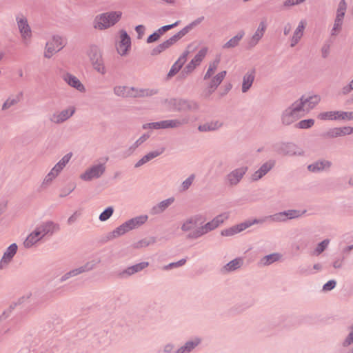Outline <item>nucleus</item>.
Masks as SVG:
<instances>
[{
  "instance_id": "nucleus-1",
  "label": "nucleus",
  "mask_w": 353,
  "mask_h": 353,
  "mask_svg": "<svg viewBox=\"0 0 353 353\" xmlns=\"http://www.w3.org/2000/svg\"><path fill=\"white\" fill-rule=\"evenodd\" d=\"M120 10L110 11L97 15L93 21V27L97 30H105L118 23L122 17Z\"/></svg>"
},
{
  "instance_id": "nucleus-2",
  "label": "nucleus",
  "mask_w": 353,
  "mask_h": 353,
  "mask_svg": "<svg viewBox=\"0 0 353 353\" xmlns=\"http://www.w3.org/2000/svg\"><path fill=\"white\" fill-rule=\"evenodd\" d=\"M55 225L50 222L38 226L25 240L24 246L30 248L49 233H52Z\"/></svg>"
},
{
  "instance_id": "nucleus-3",
  "label": "nucleus",
  "mask_w": 353,
  "mask_h": 353,
  "mask_svg": "<svg viewBox=\"0 0 353 353\" xmlns=\"http://www.w3.org/2000/svg\"><path fill=\"white\" fill-rule=\"evenodd\" d=\"M147 215L137 216L130 220H128V221L121 225L119 227L117 228L112 232V236L114 237H118L119 236H121L125 234L126 232H129L130 230H132L134 228L141 226V225L145 223L147 221Z\"/></svg>"
},
{
  "instance_id": "nucleus-4",
  "label": "nucleus",
  "mask_w": 353,
  "mask_h": 353,
  "mask_svg": "<svg viewBox=\"0 0 353 353\" xmlns=\"http://www.w3.org/2000/svg\"><path fill=\"white\" fill-rule=\"evenodd\" d=\"M66 44L65 39L59 35H53L46 42L44 49V57L50 58L62 50Z\"/></svg>"
},
{
  "instance_id": "nucleus-5",
  "label": "nucleus",
  "mask_w": 353,
  "mask_h": 353,
  "mask_svg": "<svg viewBox=\"0 0 353 353\" xmlns=\"http://www.w3.org/2000/svg\"><path fill=\"white\" fill-rule=\"evenodd\" d=\"M88 55L94 70L101 74H105L106 68L101 50L97 46H92L88 50Z\"/></svg>"
},
{
  "instance_id": "nucleus-6",
  "label": "nucleus",
  "mask_w": 353,
  "mask_h": 353,
  "mask_svg": "<svg viewBox=\"0 0 353 353\" xmlns=\"http://www.w3.org/2000/svg\"><path fill=\"white\" fill-rule=\"evenodd\" d=\"M114 91L117 95L123 97H139L153 94L152 91L148 90H137L134 88L122 85L116 86Z\"/></svg>"
},
{
  "instance_id": "nucleus-7",
  "label": "nucleus",
  "mask_w": 353,
  "mask_h": 353,
  "mask_svg": "<svg viewBox=\"0 0 353 353\" xmlns=\"http://www.w3.org/2000/svg\"><path fill=\"white\" fill-rule=\"evenodd\" d=\"M188 123V119L183 118L181 119L165 120L159 122L147 123L143 125L144 129H165L179 127Z\"/></svg>"
},
{
  "instance_id": "nucleus-8",
  "label": "nucleus",
  "mask_w": 353,
  "mask_h": 353,
  "mask_svg": "<svg viewBox=\"0 0 353 353\" xmlns=\"http://www.w3.org/2000/svg\"><path fill=\"white\" fill-rule=\"evenodd\" d=\"M197 44L196 43H190L183 52V53L179 57L178 60L173 64L170 70L168 72V77H172L175 75L187 60L188 55L195 51L197 48Z\"/></svg>"
},
{
  "instance_id": "nucleus-9",
  "label": "nucleus",
  "mask_w": 353,
  "mask_h": 353,
  "mask_svg": "<svg viewBox=\"0 0 353 353\" xmlns=\"http://www.w3.org/2000/svg\"><path fill=\"white\" fill-rule=\"evenodd\" d=\"M300 105V104H296L295 102L290 108L285 111L282 117V121L284 124H291L304 114L302 108Z\"/></svg>"
},
{
  "instance_id": "nucleus-10",
  "label": "nucleus",
  "mask_w": 353,
  "mask_h": 353,
  "mask_svg": "<svg viewBox=\"0 0 353 353\" xmlns=\"http://www.w3.org/2000/svg\"><path fill=\"white\" fill-rule=\"evenodd\" d=\"M228 213H223L216 216L212 221L206 223L204 226L199 228L196 232L195 236H199L208 232L216 228L225 220L228 219Z\"/></svg>"
},
{
  "instance_id": "nucleus-11",
  "label": "nucleus",
  "mask_w": 353,
  "mask_h": 353,
  "mask_svg": "<svg viewBox=\"0 0 353 353\" xmlns=\"http://www.w3.org/2000/svg\"><path fill=\"white\" fill-rule=\"evenodd\" d=\"M116 48L121 56H125L129 53L131 48V39L125 30L119 31V37L116 44Z\"/></svg>"
},
{
  "instance_id": "nucleus-12",
  "label": "nucleus",
  "mask_w": 353,
  "mask_h": 353,
  "mask_svg": "<svg viewBox=\"0 0 353 353\" xmlns=\"http://www.w3.org/2000/svg\"><path fill=\"white\" fill-rule=\"evenodd\" d=\"M317 118L321 120H351L353 119V112L341 111H330L321 112Z\"/></svg>"
},
{
  "instance_id": "nucleus-13",
  "label": "nucleus",
  "mask_w": 353,
  "mask_h": 353,
  "mask_svg": "<svg viewBox=\"0 0 353 353\" xmlns=\"http://www.w3.org/2000/svg\"><path fill=\"white\" fill-rule=\"evenodd\" d=\"M165 105L167 108H170L171 109L179 111L194 110L198 108V105L196 103L182 99L170 100V101L165 103Z\"/></svg>"
},
{
  "instance_id": "nucleus-14",
  "label": "nucleus",
  "mask_w": 353,
  "mask_h": 353,
  "mask_svg": "<svg viewBox=\"0 0 353 353\" xmlns=\"http://www.w3.org/2000/svg\"><path fill=\"white\" fill-rule=\"evenodd\" d=\"M208 49L207 47L201 48L190 62L185 66L184 70L187 73L192 72L198 65L201 64L202 61L205 57Z\"/></svg>"
},
{
  "instance_id": "nucleus-15",
  "label": "nucleus",
  "mask_w": 353,
  "mask_h": 353,
  "mask_svg": "<svg viewBox=\"0 0 353 353\" xmlns=\"http://www.w3.org/2000/svg\"><path fill=\"white\" fill-rule=\"evenodd\" d=\"M321 98L318 95H312L309 97H303L299 101H296V104H300L303 112H308L313 109L320 101Z\"/></svg>"
},
{
  "instance_id": "nucleus-16",
  "label": "nucleus",
  "mask_w": 353,
  "mask_h": 353,
  "mask_svg": "<svg viewBox=\"0 0 353 353\" xmlns=\"http://www.w3.org/2000/svg\"><path fill=\"white\" fill-rule=\"evenodd\" d=\"M256 223H258L257 220H254L253 221H248L245 223H240L235 226L231 227L228 229L223 230L221 232V235L225 236L234 235L245 230L246 228H249L250 226Z\"/></svg>"
},
{
  "instance_id": "nucleus-17",
  "label": "nucleus",
  "mask_w": 353,
  "mask_h": 353,
  "mask_svg": "<svg viewBox=\"0 0 353 353\" xmlns=\"http://www.w3.org/2000/svg\"><path fill=\"white\" fill-rule=\"evenodd\" d=\"M226 74L225 71H222L214 77H213L210 81L208 82V87L204 91V94L205 96H209L212 92H213L218 85L221 83L223 80Z\"/></svg>"
},
{
  "instance_id": "nucleus-18",
  "label": "nucleus",
  "mask_w": 353,
  "mask_h": 353,
  "mask_svg": "<svg viewBox=\"0 0 353 353\" xmlns=\"http://www.w3.org/2000/svg\"><path fill=\"white\" fill-rule=\"evenodd\" d=\"M75 112L74 107H70L61 112H55L50 118V120L56 123H62L73 115Z\"/></svg>"
},
{
  "instance_id": "nucleus-19",
  "label": "nucleus",
  "mask_w": 353,
  "mask_h": 353,
  "mask_svg": "<svg viewBox=\"0 0 353 353\" xmlns=\"http://www.w3.org/2000/svg\"><path fill=\"white\" fill-rule=\"evenodd\" d=\"M104 170L105 168L103 165H95L82 174L81 178L85 181H90L100 176L103 173Z\"/></svg>"
},
{
  "instance_id": "nucleus-20",
  "label": "nucleus",
  "mask_w": 353,
  "mask_h": 353,
  "mask_svg": "<svg viewBox=\"0 0 353 353\" xmlns=\"http://www.w3.org/2000/svg\"><path fill=\"white\" fill-rule=\"evenodd\" d=\"M345 10H346L345 2L344 1V0H342L339 3V8L337 10L336 18L335 20L333 30H332L333 34L336 33V32H338L340 30L341 25H342L343 17L345 15Z\"/></svg>"
},
{
  "instance_id": "nucleus-21",
  "label": "nucleus",
  "mask_w": 353,
  "mask_h": 353,
  "mask_svg": "<svg viewBox=\"0 0 353 353\" xmlns=\"http://www.w3.org/2000/svg\"><path fill=\"white\" fill-rule=\"evenodd\" d=\"M17 251V245L15 243H12L8 248L0 261L1 269L3 268L11 261Z\"/></svg>"
},
{
  "instance_id": "nucleus-22",
  "label": "nucleus",
  "mask_w": 353,
  "mask_h": 353,
  "mask_svg": "<svg viewBox=\"0 0 353 353\" xmlns=\"http://www.w3.org/2000/svg\"><path fill=\"white\" fill-rule=\"evenodd\" d=\"M18 27L24 39H29L31 37V30L28 24V21L23 17L17 18Z\"/></svg>"
},
{
  "instance_id": "nucleus-23",
  "label": "nucleus",
  "mask_w": 353,
  "mask_h": 353,
  "mask_svg": "<svg viewBox=\"0 0 353 353\" xmlns=\"http://www.w3.org/2000/svg\"><path fill=\"white\" fill-rule=\"evenodd\" d=\"M255 74L254 69H250L244 74L242 82L243 92H246L250 88L255 79Z\"/></svg>"
},
{
  "instance_id": "nucleus-24",
  "label": "nucleus",
  "mask_w": 353,
  "mask_h": 353,
  "mask_svg": "<svg viewBox=\"0 0 353 353\" xmlns=\"http://www.w3.org/2000/svg\"><path fill=\"white\" fill-rule=\"evenodd\" d=\"M179 38V35H174L172 37L170 38L167 41L163 42L162 43L157 46L152 50V54L153 55H157L162 52L165 51L166 49L169 48L171 46H172Z\"/></svg>"
},
{
  "instance_id": "nucleus-25",
  "label": "nucleus",
  "mask_w": 353,
  "mask_h": 353,
  "mask_svg": "<svg viewBox=\"0 0 353 353\" xmlns=\"http://www.w3.org/2000/svg\"><path fill=\"white\" fill-rule=\"evenodd\" d=\"M198 225V219L196 217L190 218L184 221L181 226V230L183 232H192V236L197 237L195 236L196 230L199 228H196Z\"/></svg>"
},
{
  "instance_id": "nucleus-26",
  "label": "nucleus",
  "mask_w": 353,
  "mask_h": 353,
  "mask_svg": "<svg viewBox=\"0 0 353 353\" xmlns=\"http://www.w3.org/2000/svg\"><path fill=\"white\" fill-rule=\"evenodd\" d=\"M63 79L71 87H73L81 92L84 91L85 88L83 85L74 75L71 74H66L63 76Z\"/></svg>"
},
{
  "instance_id": "nucleus-27",
  "label": "nucleus",
  "mask_w": 353,
  "mask_h": 353,
  "mask_svg": "<svg viewBox=\"0 0 353 353\" xmlns=\"http://www.w3.org/2000/svg\"><path fill=\"white\" fill-rule=\"evenodd\" d=\"M178 24V22H176L171 25L164 26L159 28L157 32H154L151 35L148 37L147 39L148 43H152L154 41H157L164 32L166 31L170 30L171 28L176 26Z\"/></svg>"
},
{
  "instance_id": "nucleus-28",
  "label": "nucleus",
  "mask_w": 353,
  "mask_h": 353,
  "mask_svg": "<svg viewBox=\"0 0 353 353\" xmlns=\"http://www.w3.org/2000/svg\"><path fill=\"white\" fill-rule=\"evenodd\" d=\"M267 24L265 21H262L257 30H256L254 34L252 36L251 39V43L252 45H256L259 41L262 38L263 34L266 30Z\"/></svg>"
},
{
  "instance_id": "nucleus-29",
  "label": "nucleus",
  "mask_w": 353,
  "mask_h": 353,
  "mask_svg": "<svg viewBox=\"0 0 353 353\" xmlns=\"http://www.w3.org/2000/svg\"><path fill=\"white\" fill-rule=\"evenodd\" d=\"M301 213L299 211L296 210H288L286 212H282L277 214H275L274 216V219L276 221H285L289 219H293L296 217H299L301 216Z\"/></svg>"
},
{
  "instance_id": "nucleus-30",
  "label": "nucleus",
  "mask_w": 353,
  "mask_h": 353,
  "mask_svg": "<svg viewBox=\"0 0 353 353\" xmlns=\"http://www.w3.org/2000/svg\"><path fill=\"white\" fill-rule=\"evenodd\" d=\"M163 150L164 149L161 148L159 150L149 152L136 163L135 167H139L143 165L144 163L148 162L149 161L152 160V159L158 157L159 155L163 153Z\"/></svg>"
},
{
  "instance_id": "nucleus-31",
  "label": "nucleus",
  "mask_w": 353,
  "mask_h": 353,
  "mask_svg": "<svg viewBox=\"0 0 353 353\" xmlns=\"http://www.w3.org/2000/svg\"><path fill=\"white\" fill-rule=\"evenodd\" d=\"M246 169L245 168H241L234 170L232 173H230L228 175V179L231 184H236L237 183L240 179L242 178L243 174L245 173Z\"/></svg>"
},
{
  "instance_id": "nucleus-32",
  "label": "nucleus",
  "mask_w": 353,
  "mask_h": 353,
  "mask_svg": "<svg viewBox=\"0 0 353 353\" xmlns=\"http://www.w3.org/2000/svg\"><path fill=\"white\" fill-rule=\"evenodd\" d=\"M274 165V163L268 162L263 164L261 168L252 175L253 180H258L265 175Z\"/></svg>"
},
{
  "instance_id": "nucleus-33",
  "label": "nucleus",
  "mask_w": 353,
  "mask_h": 353,
  "mask_svg": "<svg viewBox=\"0 0 353 353\" xmlns=\"http://www.w3.org/2000/svg\"><path fill=\"white\" fill-rule=\"evenodd\" d=\"M353 132V128L349 126L343 127V128H336L332 130L330 132V135L331 137H339L343 136L346 134H350Z\"/></svg>"
},
{
  "instance_id": "nucleus-34",
  "label": "nucleus",
  "mask_w": 353,
  "mask_h": 353,
  "mask_svg": "<svg viewBox=\"0 0 353 353\" xmlns=\"http://www.w3.org/2000/svg\"><path fill=\"white\" fill-rule=\"evenodd\" d=\"M221 125L222 123L218 121H210L200 125L199 130L201 132L212 131L219 128Z\"/></svg>"
},
{
  "instance_id": "nucleus-35",
  "label": "nucleus",
  "mask_w": 353,
  "mask_h": 353,
  "mask_svg": "<svg viewBox=\"0 0 353 353\" xmlns=\"http://www.w3.org/2000/svg\"><path fill=\"white\" fill-rule=\"evenodd\" d=\"M304 28H305V23L303 21H301L300 23L299 24L298 27L296 28V29L294 33L293 37L292 39V43H291L292 46L298 43V41L300 40V39L303 36Z\"/></svg>"
},
{
  "instance_id": "nucleus-36",
  "label": "nucleus",
  "mask_w": 353,
  "mask_h": 353,
  "mask_svg": "<svg viewBox=\"0 0 353 353\" xmlns=\"http://www.w3.org/2000/svg\"><path fill=\"white\" fill-rule=\"evenodd\" d=\"M21 99V94H17L14 96L10 97L3 104L2 110H7L11 106L17 104Z\"/></svg>"
},
{
  "instance_id": "nucleus-37",
  "label": "nucleus",
  "mask_w": 353,
  "mask_h": 353,
  "mask_svg": "<svg viewBox=\"0 0 353 353\" xmlns=\"http://www.w3.org/2000/svg\"><path fill=\"white\" fill-rule=\"evenodd\" d=\"M243 32H239L236 36L230 39L226 43H225L223 48H230L236 46L240 40L243 38Z\"/></svg>"
},
{
  "instance_id": "nucleus-38",
  "label": "nucleus",
  "mask_w": 353,
  "mask_h": 353,
  "mask_svg": "<svg viewBox=\"0 0 353 353\" xmlns=\"http://www.w3.org/2000/svg\"><path fill=\"white\" fill-rule=\"evenodd\" d=\"M330 166V163L327 161L316 162L314 164L308 166V170L311 172H319L323 170Z\"/></svg>"
},
{
  "instance_id": "nucleus-39",
  "label": "nucleus",
  "mask_w": 353,
  "mask_h": 353,
  "mask_svg": "<svg viewBox=\"0 0 353 353\" xmlns=\"http://www.w3.org/2000/svg\"><path fill=\"white\" fill-rule=\"evenodd\" d=\"M174 202L173 198H169L165 201H161L157 206L153 208L155 213H159L163 211L166 208Z\"/></svg>"
},
{
  "instance_id": "nucleus-40",
  "label": "nucleus",
  "mask_w": 353,
  "mask_h": 353,
  "mask_svg": "<svg viewBox=\"0 0 353 353\" xmlns=\"http://www.w3.org/2000/svg\"><path fill=\"white\" fill-rule=\"evenodd\" d=\"M148 265V263L143 262V263H139V264H137V265H134L133 266H131V267L128 268L125 271L124 273H126V274L130 275V274H134L135 272H137L144 269Z\"/></svg>"
},
{
  "instance_id": "nucleus-41",
  "label": "nucleus",
  "mask_w": 353,
  "mask_h": 353,
  "mask_svg": "<svg viewBox=\"0 0 353 353\" xmlns=\"http://www.w3.org/2000/svg\"><path fill=\"white\" fill-rule=\"evenodd\" d=\"M242 265V260L240 259H236L225 266V269L228 271L235 270Z\"/></svg>"
},
{
  "instance_id": "nucleus-42",
  "label": "nucleus",
  "mask_w": 353,
  "mask_h": 353,
  "mask_svg": "<svg viewBox=\"0 0 353 353\" xmlns=\"http://www.w3.org/2000/svg\"><path fill=\"white\" fill-rule=\"evenodd\" d=\"M199 343V340H196L194 342H188L184 347H181L177 353H188L192 349H193Z\"/></svg>"
},
{
  "instance_id": "nucleus-43",
  "label": "nucleus",
  "mask_w": 353,
  "mask_h": 353,
  "mask_svg": "<svg viewBox=\"0 0 353 353\" xmlns=\"http://www.w3.org/2000/svg\"><path fill=\"white\" fill-rule=\"evenodd\" d=\"M218 67V62L214 61L212 63L210 64L209 68L207 70L206 74H205L204 79L207 80L212 77V76L214 74Z\"/></svg>"
},
{
  "instance_id": "nucleus-44",
  "label": "nucleus",
  "mask_w": 353,
  "mask_h": 353,
  "mask_svg": "<svg viewBox=\"0 0 353 353\" xmlns=\"http://www.w3.org/2000/svg\"><path fill=\"white\" fill-rule=\"evenodd\" d=\"M280 258V256L278 254H270L268 256H265L262 260L261 263L263 265H268L272 263L274 261H276L279 260Z\"/></svg>"
},
{
  "instance_id": "nucleus-45",
  "label": "nucleus",
  "mask_w": 353,
  "mask_h": 353,
  "mask_svg": "<svg viewBox=\"0 0 353 353\" xmlns=\"http://www.w3.org/2000/svg\"><path fill=\"white\" fill-rule=\"evenodd\" d=\"M113 211L114 210L112 207L108 208L100 214L99 219L101 221L108 220L112 216Z\"/></svg>"
},
{
  "instance_id": "nucleus-46",
  "label": "nucleus",
  "mask_w": 353,
  "mask_h": 353,
  "mask_svg": "<svg viewBox=\"0 0 353 353\" xmlns=\"http://www.w3.org/2000/svg\"><path fill=\"white\" fill-rule=\"evenodd\" d=\"M59 173H57L53 168L51 171L48 174V175L45 177L43 183L48 185L51 183V181L55 179Z\"/></svg>"
},
{
  "instance_id": "nucleus-47",
  "label": "nucleus",
  "mask_w": 353,
  "mask_h": 353,
  "mask_svg": "<svg viewBox=\"0 0 353 353\" xmlns=\"http://www.w3.org/2000/svg\"><path fill=\"white\" fill-rule=\"evenodd\" d=\"M329 244V240H324L321 243H320L316 250H314V254L316 255L320 254L322 252H323L325 248L327 247Z\"/></svg>"
},
{
  "instance_id": "nucleus-48",
  "label": "nucleus",
  "mask_w": 353,
  "mask_h": 353,
  "mask_svg": "<svg viewBox=\"0 0 353 353\" xmlns=\"http://www.w3.org/2000/svg\"><path fill=\"white\" fill-rule=\"evenodd\" d=\"M314 123L313 119L303 120L298 123L297 126L299 128L305 129L312 127Z\"/></svg>"
},
{
  "instance_id": "nucleus-49",
  "label": "nucleus",
  "mask_w": 353,
  "mask_h": 353,
  "mask_svg": "<svg viewBox=\"0 0 353 353\" xmlns=\"http://www.w3.org/2000/svg\"><path fill=\"white\" fill-rule=\"evenodd\" d=\"M185 259H181L180 261H179L178 262L176 263H170L167 266H165L164 267V269L165 270H168L169 268H176V267H179V266H181L185 264Z\"/></svg>"
},
{
  "instance_id": "nucleus-50",
  "label": "nucleus",
  "mask_w": 353,
  "mask_h": 353,
  "mask_svg": "<svg viewBox=\"0 0 353 353\" xmlns=\"http://www.w3.org/2000/svg\"><path fill=\"white\" fill-rule=\"evenodd\" d=\"M71 157V154H67L58 163L64 168L70 161Z\"/></svg>"
},
{
  "instance_id": "nucleus-51",
  "label": "nucleus",
  "mask_w": 353,
  "mask_h": 353,
  "mask_svg": "<svg viewBox=\"0 0 353 353\" xmlns=\"http://www.w3.org/2000/svg\"><path fill=\"white\" fill-rule=\"evenodd\" d=\"M336 285V281L331 280L326 283L323 286V290L325 291L331 290Z\"/></svg>"
},
{
  "instance_id": "nucleus-52",
  "label": "nucleus",
  "mask_w": 353,
  "mask_h": 353,
  "mask_svg": "<svg viewBox=\"0 0 353 353\" xmlns=\"http://www.w3.org/2000/svg\"><path fill=\"white\" fill-rule=\"evenodd\" d=\"M194 180V176H190L189 178H188L185 181H183L182 186L183 190H187L190 185L192 184V181Z\"/></svg>"
},
{
  "instance_id": "nucleus-53",
  "label": "nucleus",
  "mask_w": 353,
  "mask_h": 353,
  "mask_svg": "<svg viewBox=\"0 0 353 353\" xmlns=\"http://www.w3.org/2000/svg\"><path fill=\"white\" fill-rule=\"evenodd\" d=\"M144 30H145V28L142 25H139L136 27V31L139 34V37H141L143 34Z\"/></svg>"
},
{
  "instance_id": "nucleus-54",
  "label": "nucleus",
  "mask_w": 353,
  "mask_h": 353,
  "mask_svg": "<svg viewBox=\"0 0 353 353\" xmlns=\"http://www.w3.org/2000/svg\"><path fill=\"white\" fill-rule=\"evenodd\" d=\"M148 138V135H143L141 137H140L136 142V147H137L139 145L141 144L142 143H143L145 141L147 140V139Z\"/></svg>"
},
{
  "instance_id": "nucleus-55",
  "label": "nucleus",
  "mask_w": 353,
  "mask_h": 353,
  "mask_svg": "<svg viewBox=\"0 0 353 353\" xmlns=\"http://www.w3.org/2000/svg\"><path fill=\"white\" fill-rule=\"evenodd\" d=\"M353 342V332H351L346 339L345 343L347 345H350Z\"/></svg>"
},
{
  "instance_id": "nucleus-56",
  "label": "nucleus",
  "mask_w": 353,
  "mask_h": 353,
  "mask_svg": "<svg viewBox=\"0 0 353 353\" xmlns=\"http://www.w3.org/2000/svg\"><path fill=\"white\" fill-rule=\"evenodd\" d=\"M299 4L297 3V1L296 0H287L285 2V6H294Z\"/></svg>"
},
{
  "instance_id": "nucleus-57",
  "label": "nucleus",
  "mask_w": 353,
  "mask_h": 353,
  "mask_svg": "<svg viewBox=\"0 0 353 353\" xmlns=\"http://www.w3.org/2000/svg\"><path fill=\"white\" fill-rule=\"evenodd\" d=\"M353 90V80L350 83L347 87L344 88V92H348Z\"/></svg>"
},
{
  "instance_id": "nucleus-58",
  "label": "nucleus",
  "mask_w": 353,
  "mask_h": 353,
  "mask_svg": "<svg viewBox=\"0 0 353 353\" xmlns=\"http://www.w3.org/2000/svg\"><path fill=\"white\" fill-rule=\"evenodd\" d=\"M63 167L59 163H57L53 168V169L59 174L63 170Z\"/></svg>"
},
{
  "instance_id": "nucleus-59",
  "label": "nucleus",
  "mask_w": 353,
  "mask_h": 353,
  "mask_svg": "<svg viewBox=\"0 0 353 353\" xmlns=\"http://www.w3.org/2000/svg\"><path fill=\"white\" fill-rule=\"evenodd\" d=\"M76 219V216L75 214H73L72 216H71L69 219H68V223H72L73 221H74Z\"/></svg>"
},
{
  "instance_id": "nucleus-60",
  "label": "nucleus",
  "mask_w": 353,
  "mask_h": 353,
  "mask_svg": "<svg viewBox=\"0 0 353 353\" xmlns=\"http://www.w3.org/2000/svg\"><path fill=\"white\" fill-rule=\"evenodd\" d=\"M79 272H80V271H78L77 270H74V271H72V272H70V274L76 275V274H77Z\"/></svg>"
},
{
  "instance_id": "nucleus-61",
  "label": "nucleus",
  "mask_w": 353,
  "mask_h": 353,
  "mask_svg": "<svg viewBox=\"0 0 353 353\" xmlns=\"http://www.w3.org/2000/svg\"><path fill=\"white\" fill-rule=\"evenodd\" d=\"M290 30V27H289L288 28H287V27H286L284 30L285 34H288L289 33Z\"/></svg>"
},
{
  "instance_id": "nucleus-62",
  "label": "nucleus",
  "mask_w": 353,
  "mask_h": 353,
  "mask_svg": "<svg viewBox=\"0 0 353 353\" xmlns=\"http://www.w3.org/2000/svg\"><path fill=\"white\" fill-rule=\"evenodd\" d=\"M314 268L316 270H320L321 265L319 264L314 265Z\"/></svg>"
},
{
  "instance_id": "nucleus-63",
  "label": "nucleus",
  "mask_w": 353,
  "mask_h": 353,
  "mask_svg": "<svg viewBox=\"0 0 353 353\" xmlns=\"http://www.w3.org/2000/svg\"><path fill=\"white\" fill-rule=\"evenodd\" d=\"M328 54V51L327 50H323V56L324 57H326Z\"/></svg>"
},
{
  "instance_id": "nucleus-64",
  "label": "nucleus",
  "mask_w": 353,
  "mask_h": 353,
  "mask_svg": "<svg viewBox=\"0 0 353 353\" xmlns=\"http://www.w3.org/2000/svg\"><path fill=\"white\" fill-rule=\"evenodd\" d=\"M170 349H171V347H170V346H167V347H165V351H170Z\"/></svg>"
}]
</instances>
